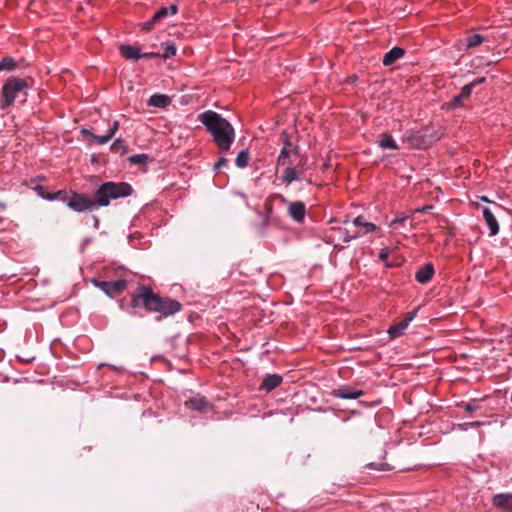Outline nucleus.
<instances>
[{
    "mask_svg": "<svg viewBox=\"0 0 512 512\" xmlns=\"http://www.w3.org/2000/svg\"><path fill=\"white\" fill-rule=\"evenodd\" d=\"M405 51L401 47H393L383 57L382 63L384 66H390L394 64L398 59L404 56Z\"/></svg>",
    "mask_w": 512,
    "mask_h": 512,
    "instance_id": "nucleus-18",
    "label": "nucleus"
},
{
    "mask_svg": "<svg viewBox=\"0 0 512 512\" xmlns=\"http://www.w3.org/2000/svg\"><path fill=\"white\" fill-rule=\"evenodd\" d=\"M92 283L94 284V286L102 290L109 297H114L122 293L127 286V281L124 279L109 282L94 278L92 279Z\"/></svg>",
    "mask_w": 512,
    "mask_h": 512,
    "instance_id": "nucleus-7",
    "label": "nucleus"
},
{
    "mask_svg": "<svg viewBox=\"0 0 512 512\" xmlns=\"http://www.w3.org/2000/svg\"><path fill=\"white\" fill-rule=\"evenodd\" d=\"M275 194L270 196L264 203V215L268 219H277L276 216L273 214V203L272 199H274Z\"/></svg>",
    "mask_w": 512,
    "mask_h": 512,
    "instance_id": "nucleus-30",
    "label": "nucleus"
},
{
    "mask_svg": "<svg viewBox=\"0 0 512 512\" xmlns=\"http://www.w3.org/2000/svg\"><path fill=\"white\" fill-rule=\"evenodd\" d=\"M119 308L133 317L142 318L144 315L140 309L146 312L155 313V320L161 322L182 310V304L170 297H162L155 293L149 285H138L131 293V299L128 304L124 300L119 302Z\"/></svg>",
    "mask_w": 512,
    "mask_h": 512,
    "instance_id": "nucleus-1",
    "label": "nucleus"
},
{
    "mask_svg": "<svg viewBox=\"0 0 512 512\" xmlns=\"http://www.w3.org/2000/svg\"><path fill=\"white\" fill-rule=\"evenodd\" d=\"M133 193V187L127 182L108 181L102 183L95 191L94 198L72 191L67 200V207L71 210L82 213L93 211L99 207H106L111 200L125 198Z\"/></svg>",
    "mask_w": 512,
    "mask_h": 512,
    "instance_id": "nucleus-2",
    "label": "nucleus"
},
{
    "mask_svg": "<svg viewBox=\"0 0 512 512\" xmlns=\"http://www.w3.org/2000/svg\"><path fill=\"white\" fill-rule=\"evenodd\" d=\"M71 192L72 191L59 190L54 193H49L47 195V200H49V201L59 200L67 205L66 199H69Z\"/></svg>",
    "mask_w": 512,
    "mask_h": 512,
    "instance_id": "nucleus-23",
    "label": "nucleus"
},
{
    "mask_svg": "<svg viewBox=\"0 0 512 512\" xmlns=\"http://www.w3.org/2000/svg\"><path fill=\"white\" fill-rule=\"evenodd\" d=\"M94 141H96L100 145H104L108 143L111 139L110 136L106 135H96L94 134L93 138Z\"/></svg>",
    "mask_w": 512,
    "mask_h": 512,
    "instance_id": "nucleus-37",
    "label": "nucleus"
},
{
    "mask_svg": "<svg viewBox=\"0 0 512 512\" xmlns=\"http://www.w3.org/2000/svg\"><path fill=\"white\" fill-rule=\"evenodd\" d=\"M480 425H482V422L474 421V422H469V423L458 424V428L460 430L465 431L468 429V427L475 428V427H479Z\"/></svg>",
    "mask_w": 512,
    "mask_h": 512,
    "instance_id": "nucleus-38",
    "label": "nucleus"
},
{
    "mask_svg": "<svg viewBox=\"0 0 512 512\" xmlns=\"http://www.w3.org/2000/svg\"><path fill=\"white\" fill-rule=\"evenodd\" d=\"M485 81H486V78H485V77H479V78H477V79L473 80L472 82H470V83H468V84H466V85H467V86H470L471 91H473V89H474L476 86H478V85H480V84L484 83Z\"/></svg>",
    "mask_w": 512,
    "mask_h": 512,
    "instance_id": "nucleus-41",
    "label": "nucleus"
},
{
    "mask_svg": "<svg viewBox=\"0 0 512 512\" xmlns=\"http://www.w3.org/2000/svg\"><path fill=\"white\" fill-rule=\"evenodd\" d=\"M151 158L148 154L142 153V154H136L128 157V161L132 165H139V164H145L148 161H150Z\"/></svg>",
    "mask_w": 512,
    "mask_h": 512,
    "instance_id": "nucleus-29",
    "label": "nucleus"
},
{
    "mask_svg": "<svg viewBox=\"0 0 512 512\" xmlns=\"http://www.w3.org/2000/svg\"><path fill=\"white\" fill-rule=\"evenodd\" d=\"M228 165V160L224 157H221L217 163L214 164L213 166V170L215 172L219 171L221 167H224V166H227Z\"/></svg>",
    "mask_w": 512,
    "mask_h": 512,
    "instance_id": "nucleus-40",
    "label": "nucleus"
},
{
    "mask_svg": "<svg viewBox=\"0 0 512 512\" xmlns=\"http://www.w3.org/2000/svg\"><path fill=\"white\" fill-rule=\"evenodd\" d=\"M235 164L238 168H246L249 164V151L248 150H242L238 153Z\"/></svg>",
    "mask_w": 512,
    "mask_h": 512,
    "instance_id": "nucleus-25",
    "label": "nucleus"
},
{
    "mask_svg": "<svg viewBox=\"0 0 512 512\" xmlns=\"http://www.w3.org/2000/svg\"><path fill=\"white\" fill-rule=\"evenodd\" d=\"M432 208H433V206H432V205H425V206H423V207H421V208H417V209H415V210H414V212H415V213H418V212H421V213H422V212H426V211H428V210H430V209H432Z\"/></svg>",
    "mask_w": 512,
    "mask_h": 512,
    "instance_id": "nucleus-48",
    "label": "nucleus"
},
{
    "mask_svg": "<svg viewBox=\"0 0 512 512\" xmlns=\"http://www.w3.org/2000/svg\"><path fill=\"white\" fill-rule=\"evenodd\" d=\"M442 133L434 126H425L405 136L403 141L416 149H426L440 140Z\"/></svg>",
    "mask_w": 512,
    "mask_h": 512,
    "instance_id": "nucleus-5",
    "label": "nucleus"
},
{
    "mask_svg": "<svg viewBox=\"0 0 512 512\" xmlns=\"http://www.w3.org/2000/svg\"><path fill=\"white\" fill-rule=\"evenodd\" d=\"M483 217H484L485 222L490 230V235L491 236L496 235L499 232V224H498L494 214L492 213V211L489 208H487V207L483 208Z\"/></svg>",
    "mask_w": 512,
    "mask_h": 512,
    "instance_id": "nucleus-19",
    "label": "nucleus"
},
{
    "mask_svg": "<svg viewBox=\"0 0 512 512\" xmlns=\"http://www.w3.org/2000/svg\"><path fill=\"white\" fill-rule=\"evenodd\" d=\"M280 138L283 142V147L280 151V154L277 158V164L278 165H285L286 164V160L291 156V155H298L299 154V147L296 146V145H293L291 140H290V136L287 132L283 131L280 135Z\"/></svg>",
    "mask_w": 512,
    "mask_h": 512,
    "instance_id": "nucleus-8",
    "label": "nucleus"
},
{
    "mask_svg": "<svg viewBox=\"0 0 512 512\" xmlns=\"http://www.w3.org/2000/svg\"><path fill=\"white\" fill-rule=\"evenodd\" d=\"M221 152H227L235 139V130L231 123L215 111L207 110L198 116Z\"/></svg>",
    "mask_w": 512,
    "mask_h": 512,
    "instance_id": "nucleus-3",
    "label": "nucleus"
},
{
    "mask_svg": "<svg viewBox=\"0 0 512 512\" xmlns=\"http://www.w3.org/2000/svg\"><path fill=\"white\" fill-rule=\"evenodd\" d=\"M28 83L25 79L11 76L2 86L0 96V107L6 110L13 105L15 99L20 95L27 96Z\"/></svg>",
    "mask_w": 512,
    "mask_h": 512,
    "instance_id": "nucleus-4",
    "label": "nucleus"
},
{
    "mask_svg": "<svg viewBox=\"0 0 512 512\" xmlns=\"http://www.w3.org/2000/svg\"><path fill=\"white\" fill-rule=\"evenodd\" d=\"M366 467L370 469L380 470V471H388L390 470V465L388 463H375L371 462L366 465Z\"/></svg>",
    "mask_w": 512,
    "mask_h": 512,
    "instance_id": "nucleus-32",
    "label": "nucleus"
},
{
    "mask_svg": "<svg viewBox=\"0 0 512 512\" xmlns=\"http://www.w3.org/2000/svg\"><path fill=\"white\" fill-rule=\"evenodd\" d=\"M118 129H119V122L114 121L107 132V135L110 136V139H112L114 137V135L116 134Z\"/></svg>",
    "mask_w": 512,
    "mask_h": 512,
    "instance_id": "nucleus-39",
    "label": "nucleus"
},
{
    "mask_svg": "<svg viewBox=\"0 0 512 512\" xmlns=\"http://www.w3.org/2000/svg\"><path fill=\"white\" fill-rule=\"evenodd\" d=\"M282 376L279 374H268L260 384L259 389L270 392L282 383Z\"/></svg>",
    "mask_w": 512,
    "mask_h": 512,
    "instance_id": "nucleus-15",
    "label": "nucleus"
},
{
    "mask_svg": "<svg viewBox=\"0 0 512 512\" xmlns=\"http://www.w3.org/2000/svg\"><path fill=\"white\" fill-rule=\"evenodd\" d=\"M417 313H418V308L414 309L411 312H408L403 320L407 321V324L409 325L410 322L416 317Z\"/></svg>",
    "mask_w": 512,
    "mask_h": 512,
    "instance_id": "nucleus-42",
    "label": "nucleus"
},
{
    "mask_svg": "<svg viewBox=\"0 0 512 512\" xmlns=\"http://www.w3.org/2000/svg\"><path fill=\"white\" fill-rule=\"evenodd\" d=\"M171 104V98L166 94H153L148 100V106L166 108Z\"/></svg>",
    "mask_w": 512,
    "mask_h": 512,
    "instance_id": "nucleus-20",
    "label": "nucleus"
},
{
    "mask_svg": "<svg viewBox=\"0 0 512 512\" xmlns=\"http://www.w3.org/2000/svg\"><path fill=\"white\" fill-rule=\"evenodd\" d=\"M185 405L187 408L200 413H207L212 409L211 403L204 396L191 397L185 402Z\"/></svg>",
    "mask_w": 512,
    "mask_h": 512,
    "instance_id": "nucleus-12",
    "label": "nucleus"
},
{
    "mask_svg": "<svg viewBox=\"0 0 512 512\" xmlns=\"http://www.w3.org/2000/svg\"><path fill=\"white\" fill-rule=\"evenodd\" d=\"M389 249L388 248H383L380 250V253H379V258L382 260V261H386L389 257Z\"/></svg>",
    "mask_w": 512,
    "mask_h": 512,
    "instance_id": "nucleus-45",
    "label": "nucleus"
},
{
    "mask_svg": "<svg viewBox=\"0 0 512 512\" xmlns=\"http://www.w3.org/2000/svg\"><path fill=\"white\" fill-rule=\"evenodd\" d=\"M408 218L409 216L401 213L391 222L390 226L397 227L398 225H403Z\"/></svg>",
    "mask_w": 512,
    "mask_h": 512,
    "instance_id": "nucleus-35",
    "label": "nucleus"
},
{
    "mask_svg": "<svg viewBox=\"0 0 512 512\" xmlns=\"http://www.w3.org/2000/svg\"><path fill=\"white\" fill-rule=\"evenodd\" d=\"M111 151L114 153H119L121 155H125L128 151L127 146L125 145L124 141L122 139H116L111 147Z\"/></svg>",
    "mask_w": 512,
    "mask_h": 512,
    "instance_id": "nucleus-28",
    "label": "nucleus"
},
{
    "mask_svg": "<svg viewBox=\"0 0 512 512\" xmlns=\"http://www.w3.org/2000/svg\"><path fill=\"white\" fill-rule=\"evenodd\" d=\"M277 221L278 219H268L267 217L263 216L262 222L259 227V233L263 235L267 228L269 227V225L276 224Z\"/></svg>",
    "mask_w": 512,
    "mask_h": 512,
    "instance_id": "nucleus-31",
    "label": "nucleus"
},
{
    "mask_svg": "<svg viewBox=\"0 0 512 512\" xmlns=\"http://www.w3.org/2000/svg\"><path fill=\"white\" fill-rule=\"evenodd\" d=\"M341 233H342V236H343V241L346 242V243H348L351 240L356 239V238H358L359 236L362 235L359 232H355L353 234H350L349 230H347V229H344L343 231H341Z\"/></svg>",
    "mask_w": 512,
    "mask_h": 512,
    "instance_id": "nucleus-33",
    "label": "nucleus"
},
{
    "mask_svg": "<svg viewBox=\"0 0 512 512\" xmlns=\"http://www.w3.org/2000/svg\"><path fill=\"white\" fill-rule=\"evenodd\" d=\"M33 190L37 193L38 196H40L41 198L43 199H46L47 200V195L49 194L48 192H46L45 190V187L40 185V184H37L36 186L33 187Z\"/></svg>",
    "mask_w": 512,
    "mask_h": 512,
    "instance_id": "nucleus-36",
    "label": "nucleus"
},
{
    "mask_svg": "<svg viewBox=\"0 0 512 512\" xmlns=\"http://www.w3.org/2000/svg\"><path fill=\"white\" fill-rule=\"evenodd\" d=\"M367 221L365 220V218L363 216H358L354 219L353 221V224L356 226V227H364V224L366 223Z\"/></svg>",
    "mask_w": 512,
    "mask_h": 512,
    "instance_id": "nucleus-44",
    "label": "nucleus"
},
{
    "mask_svg": "<svg viewBox=\"0 0 512 512\" xmlns=\"http://www.w3.org/2000/svg\"><path fill=\"white\" fill-rule=\"evenodd\" d=\"M364 394L365 392L363 390L355 389L349 385H342L331 391L333 397L347 400L358 399Z\"/></svg>",
    "mask_w": 512,
    "mask_h": 512,
    "instance_id": "nucleus-10",
    "label": "nucleus"
},
{
    "mask_svg": "<svg viewBox=\"0 0 512 512\" xmlns=\"http://www.w3.org/2000/svg\"><path fill=\"white\" fill-rule=\"evenodd\" d=\"M492 505L504 512H512V493H499L494 495Z\"/></svg>",
    "mask_w": 512,
    "mask_h": 512,
    "instance_id": "nucleus-13",
    "label": "nucleus"
},
{
    "mask_svg": "<svg viewBox=\"0 0 512 512\" xmlns=\"http://www.w3.org/2000/svg\"><path fill=\"white\" fill-rule=\"evenodd\" d=\"M80 133L85 136V137H90L91 139L93 138L94 136V133H92L89 129L87 128H83L81 129Z\"/></svg>",
    "mask_w": 512,
    "mask_h": 512,
    "instance_id": "nucleus-47",
    "label": "nucleus"
},
{
    "mask_svg": "<svg viewBox=\"0 0 512 512\" xmlns=\"http://www.w3.org/2000/svg\"><path fill=\"white\" fill-rule=\"evenodd\" d=\"M306 168L304 167L303 163H299L296 166H287L283 174L281 176V180L283 183H286L287 185L291 184L293 181L298 180L300 178V175L304 173Z\"/></svg>",
    "mask_w": 512,
    "mask_h": 512,
    "instance_id": "nucleus-11",
    "label": "nucleus"
},
{
    "mask_svg": "<svg viewBox=\"0 0 512 512\" xmlns=\"http://www.w3.org/2000/svg\"><path fill=\"white\" fill-rule=\"evenodd\" d=\"M485 40V38L480 35V34H472V35H469L466 39V47L468 49L470 48H474V47H477L478 45H480L483 41Z\"/></svg>",
    "mask_w": 512,
    "mask_h": 512,
    "instance_id": "nucleus-27",
    "label": "nucleus"
},
{
    "mask_svg": "<svg viewBox=\"0 0 512 512\" xmlns=\"http://www.w3.org/2000/svg\"><path fill=\"white\" fill-rule=\"evenodd\" d=\"M90 238H85L84 241H83V246L87 245L90 243Z\"/></svg>",
    "mask_w": 512,
    "mask_h": 512,
    "instance_id": "nucleus-50",
    "label": "nucleus"
},
{
    "mask_svg": "<svg viewBox=\"0 0 512 512\" xmlns=\"http://www.w3.org/2000/svg\"><path fill=\"white\" fill-rule=\"evenodd\" d=\"M407 327H408L407 321H404V320L392 325L388 329L389 337L391 339H394V338L401 336Z\"/></svg>",
    "mask_w": 512,
    "mask_h": 512,
    "instance_id": "nucleus-22",
    "label": "nucleus"
},
{
    "mask_svg": "<svg viewBox=\"0 0 512 512\" xmlns=\"http://www.w3.org/2000/svg\"><path fill=\"white\" fill-rule=\"evenodd\" d=\"M120 54L127 60L137 61L141 59L139 49L133 45L122 44L119 47Z\"/></svg>",
    "mask_w": 512,
    "mask_h": 512,
    "instance_id": "nucleus-17",
    "label": "nucleus"
},
{
    "mask_svg": "<svg viewBox=\"0 0 512 512\" xmlns=\"http://www.w3.org/2000/svg\"><path fill=\"white\" fill-rule=\"evenodd\" d=\"M164 45V53L160 54L163 59H170L176 55V45L173 42H166Z\"/></svg>",
    "mask_w": 512,
    "mask_h": 512,
    "instance_id": "nucleus-26",
    "label": "nucleus"
},
{
    "mask_svg": "<svg viewBox=\"0 0 512 512\" xmlns=\"http://www.w3.org/2000/svg\"><path fill=\"white\" fill-rule=\"evenodd\" d=\"M458 406L463 408L468 413H473L478 409V406L475 404V401L468 403L461 402L460 404H458Z\"/></svg>",
    "mask_w": 512,
    "mask_h": 512,
    "instance_id": "nucleus-34",
    "label": "nucleus"
},
{
    "mask_svg": "<svg viewBox=\"0 0 512 512\" xmlns=\"http://www.w3.org/2000/svg\"><path fill=\"white\" fill-rule=\"evenodd\" d=\"M238 194L241 196V198L247 199V197H246V195L244 193L239 192Z\"/></svg>",
    "mask_w": 512,
    "mask_h": 512,
    "instance_id": "nucleus-52",
    "label": "nucleus"
},
{
    "mask_svg": "<svg viewBox=\"0 0 512 512\" xmlns=\"http://www.w3.org/2000/svg\"><path fill=\"white\" fill-rule=\"evenodd\" d=\"M364 228H365V231L362 234L374 232L377 229L376 225L371 222H366L364 224Z\"/></svg>",
    "mask_w": 512,
    "mask_h": 512,
    "instance_id": "nucleus-43",
    "label": "nucleus"
},
{
    "mask_svg": "<svg viewBox=\"0 0 512 512\" xmlns=\"http://www.w3.org/2000/svg\"><path fill=\"white\" fill-rule=\"evenodd\" d=\"M16 67V60L10 56L2 58L0 61V71H13Z\"/></svg>",
    "mask_w": 512,
    "mask_h": 512,
    "instance_id": "nucleus-24",
    "label": "nucleus"
},
{
    "mask_svg": "<svg viewBox=\"0 0 512 512\" xmlns=\"http://www.w3.org/2000/svg\"><path fill=\"white\" fill-rule=\"evenodd\" d=\"M472 91L470 86L464 85L459 94L455 95L451 101L445 103V107L448 110H453L463 106V101L468 99Z\"/></svg>",
    "mask_w": 512,
    "mask_h": 512,
    "instance_id": "nucleus-14",
    "label": "nucleus"
},
{
    "mask_svg": "<svg viewBox=\"0 0 512 512\" xmlns=\"http://www.w3.org/2000/svg\"><path fill=\"white\" fill-rule=\"evenodd\" d=\"M283 204L288 205V215L297 223H303L306 216V205L302 201H288L283 195L275 194Z\"/></svg>",
    "mask_w": 512,
    "mask_h": 512,
    "instance_id": "nucleus-6",
    "label": "nucleus"
},
{
    "mask_svg": "<svg viewBox=\"0 0 512 512\" xmlns=\"http://www.w3.org/2000/svg\"><path fill=\"white\" fill-rule=\"evenodd\" d=\"M481 200H482V201H484V202H490V201L488 200V198H487V197H485V196H482V197H481Z\"/></svg>",
    "mask_w": 512,
    "mask_h": 512,
    "instance_id": "nucleus-51",
    "label": "nucleus"
},
{
    "mask_svg": "<svg viewBox=\"0 0 512 512\" xmlns=\"http://www.w3.org/2000/svg\"><path fill=\"white\" fill-rule=\"evenodd\" d=\"M377 143L383 149L397 150L399 148L393 137L388 133H382L379 136Z\"/></svg>",
    "mask_w": 512,
    "mask_h": 512,
    "instance_id": "nucleus-21",
    "label": "nucleus"
},
{
    "mask_svg": "<svg viewBox=\"0 0 512 512\" xmlns=\"http://www.w3.org/2000/svg\"><path fill=\"white\" fill-rule=\"evenodd\" d=\"M156 57H160V54L156 53V52L141 53V58H156Z\"/></svg>",
    "mask_w": 512,
    "mask_h": 512,
    "instance_id": "nucleus-46",
    "label": "nucleus"
},
{
    "mask_svg": "<svg viewBox=\"0 0 512 512\" xmlns=\"http://www.w3.org/2000/svg\"><path fill=\"white\" fill-rule=\"evenodd\" d=\"M92 217L94 221V228L98 229L100 224L99 218L96 215H93Z\"/></svg>",
    "mask_w": 512,
    "mask_h": 512,
    "instance_id": "nucleus-49",
    "label": "nucleus"
},
{
    "mask_svg": "<svg viewBox=\"0 0 512 512\" xmlns=\"http://www.w3.org/2000/svg\"><path fill=\"white\" fill-rule=\"evenodd\" d=\"M435 273L434 266L432 263H427L420 267L415 273L416 280L421 284L428 283Z\"/></svg>",
    "mask_w": 512,
    "mask_h": 512,
    "instance_id": "nucleus-16",
    "label": "nucleus"
},
{
    "mask_svg": "<svg viewBox=\"0 0 512 512\" xmlns=\"http://www.w3.org/2000/svg\"><path fill=\"white\" fill-rule=\"evenodd\" d=\"M177 12H178V6L175 4H171L168 7H161L154 13L153 17L149 21L144 22L142 24V29L149 31V30L153 29L155 24L161 22L162 20L167 18L169 15H175Z\"/></svg>",
    "mask_w": 512,
    "mask_h": 512,
    "instance_id": "nucleus-9",
    "label": "nucleus"
}]
</instances>
